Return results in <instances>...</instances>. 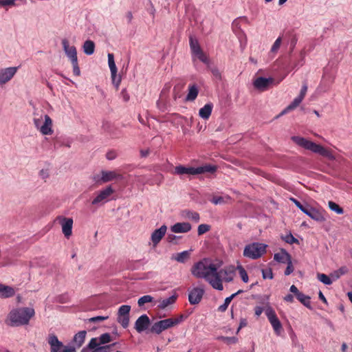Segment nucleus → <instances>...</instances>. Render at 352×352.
<instances>
[{
	"instance_id": "obj_40",
	"label": "nucleus",
	"mask_w": 352,
	"mask_h": 352,
	"mask_svg": "<svg viewBox=\"0 0 352 352\" xmlns=\"http://www.w3.org/2000/svg\"><path fill=\"white\" fill-rule=\"evenodd\" d=\"M318 278L320 281L328 285H331L333 281L331 277V274L327 276L324 274H318Z\"/></svg>"
},
{
	"instance_id": "obj_1",
	"label": "nucleus",
	"mask_w": 352,
	"mask_h": 352,
	"mask_svg": "<svg viewBox=\"0 0 352 352\" xmlns=\"http://www.w3.org/2000/svg\"><path fill=\"white\" fill-rule=\"evenodd\" d=\"M191 272L197 278H204L212 288L219 291L223 289V286L220 284L219 280L214 279V276L217 275L216 264L206 265L203 261H199L192 266ZM216 278H217L216 277Z\"/></svg>"
},
{
	"instance_id": "obj_41",
	"label": "nucleus",
	"mask_w": 352,
	"mask_h": 352,
	"mask_svg": "<svg viewBox=\"0 0 352 352\" xmlns=\"http://www.w3.org/2000/svg\"><path fill=\"white\" fill-rule=\"evenodd\" d=\"M328 205H329V208L331 210L336 212L337 214H343L344 210H343L342 208H341L336 203H335V202H333L332 201H329V203H328Z\"/></svg>"
},
{
	"instance_id": "obj_32",
	"label": "nucleus",
	"mask_w": 352,
	"mask_h": 352,
	"mask_svg": "<svg viewBox=\"0 0 352 352\" xmlns=\"http://www.w3.org/2000/svg\"><path fill=\"white\" fill-rule=\"evenodd\" d=\"M302 100L298 98V97H296V98H294V100H293V102L289 104L279 115L280 116H283L292 110H294L297 107L299 106V104L301 103Z\"/></svg>"
},
{
	"instance_id": "obj_8",
	"label": "nucleus",
	"mask_w": 352,
	"mask_h": 352,
	"mask_svg": "<svg viewBox=\"0 0 352 352\" xmlns=\"http://www.w3.org/2000/svg\"><path fill=\"white\" fill-rule=\"evenodd\" d=\"M217 275L214 276V279H216L217 276V279L219 280L220 284L223 285V281L229 283L233 280L235 276V267L231 265L218 270V267L217 266Z\"/></svg>"
},
{
	"instance_id": "obj_57",
	"label": "nucleus",
	"mask_w": 352,
	"mask_h": 352,
	"mask_svg": "<svg viewBox=\"0 0 352 352\" xmlns=\"http://www.w3.org/2000/svg\"><path fill=\"white\" fill-rule=\"evenodd\" d=\"M116 157H117V153L116 151H113V150L108 151L106 154V157L109 160H113L116 159Z\"/></svg>"
},
{
	"instance_id": "obj_48",
	"label": "nucleus",
	"mask_w": 352,
	"mask_h": 352,
	"mask_svg": "<svg viewBox=\"0 0 352 352\" xmlns=\"http://www.w3.org/2000/svg\"><path fill=\"white\" fill-rule=\"evenodd\" d=\"M281 42H282V38H281V37L279 36L278 38H276V40L275 41V42L273 44V45L272 46L271 52L273 53L277 52L280 47Z\"/></svg>"
},
{
	"instance_id": "obj_36",
	"label": "nucleus",
	"mask_w": 352,
	"mask_h": 352,
	"mask_svg": "<svg viewBox=\"0 0 352 352\" xmlns=\"http://www.w3.org/2000/svg\"><path fill=\"white\" fill-rule=\"evenodd\" d=\"M347 272V268L346 267H342L338 270L333 272L331 274V277L333 281L338 280L342 275L345 274Z\"/></svg>"
},
{
	"instance_id": "obj_13",
	"label": "nucleus",
	"mask_w": 352,
	"mask_h": 352,
	"mask_svg": "<svg viewBox=\"0 0 352 352\" xmlns=\"http://www.w3.org/2000/svg\"><path fill=\"white\" fill-rule=\"evenodd\" d=\"M18 67H10L0 69V85H3L10 81L17 72Z\"/></svg>"
},
{
	"instance_id": "obj_59",
	"label": "nucleus",
	"mask_w": 352,
	"mask_h": 352,
	"mask_svg": "<svg viewBox=\"0 0 352 352\" xmlns=\"http://www.w3.org/2000/svg\"><path fill=\"white\" fill-rule=\"evenodd\" d=\"M15 0H0L1 6H14Z\"/></svg>"
},
{
	"instance_id": "obj_49",
	"label": "nucleus",
	"mask_w": 352,
	"mask_h": 352,
	"mask_svg": "<svg viewBox=\"0 0 352 352\" xmlns=\"http://www.w3.org/2000/svg\"><path fill=\"white\" fill-rule=\"evenodd\" d=\"M208 68L210 70L212 74L213 75V76L216 79L221 80V72H219V70L218 69L217 67H211L210 65V67H208Z\"/></svg>"
},
{
	"instance_id": "obj_6",
	"label": "nucleus",
	"mask_w": 352,
	"mask_h": 352,
	"mask_svg": "<svg viewBox=\"0 0 352 352\" xmlns=\"http://www.w3.org/2000/svg\"><path fill=\"white\" fill-rule=\"evenodd\" d=\"M265 245L259 243L247 245L243 250V256L252 259H257L265 252Z\"/></svg>"
},
{
	"instance_id": "obj_20",
	"label": "nucleus",
	"mask_w": 352,
	"mask_h": 352,
	"mask_svg": "<svg viewBox=\"0 0 352 352\" xmlns=\"http://www.w3.org/2000/svg\"><path fill=\"white\" fill-rule=\"evenodd\" d=\"M151 323L148 316L143 314L140 316L135 323V329L138 333H141L148 329Z\"/></svg>"
},
{
	"instance_id": "obj_27",
	"label": "nucleus",
	"mask_w": 352,
	"mask_h": 352,
	"mask_svg": "<svg viewBox=\"0 0 352 352\" xmlns=\"http://www.w3.org/2000/svg\"><path fill=\"white\" fill-rule=\"evenodd\" d=\"M213 105L212 103L206 104L202 108L199 109V116L205 120H208L212 113Z\"/></svg>"
},
{
	"instance_id": "obj_45",
	"label": "nucleus",
	"mask_w": 352,
	"mask_h": 352,
	"mask_svg": "<svg viewBox=\"0 0 352 352\" xmlns=\"http://www.w3.org/2000/svg\"><path fill=\"white\" fill-rule=\"evenodd\" d=\"M131 311V306L129 305H122L118 309V315L119 316H129V312Z\"/></svg>"
},
{
	"instance_id": "obj_39",
	"label": "nucleus",
	"mask_w": 352,
	"mask_h": 352,
	"mask_svg": "<svg viewBox=\"0 0 352 352\" xmlns=\"http://www.w3.org/2000/svg\"><path fill=\"white\" fill-rule=\"evenodd\" d=\"M281 239L289 244H294V243L298 244L299 243L298 240L297 239H296L292 234V233H289V234H286L285 236H281Z\"/></svg>"
},
{
	"instance_id": "obj_11",
	"label": "nucleus",
	"mask_w": 352,
	"mask_h": 352,
	"mask_svg": "<svg viewBox=\"0 0 352 352\" xmlns=\"http://www.w3.org/2000/svg\"><path fill=\"white\" fill-rule=\"evenodd\" d=\"M100 174V177L99 175H96L94 177V180L100 184L122 178V175L117 173L116 171L102 170Z\"/></svg>"
},
{
	"instance_id": "obj_42",
	"label": "nucleus",
	"mask_w": 352,
	"mask_h": 352,
	"mask_svg": "<svg viewBox=\"0 0 352 352\" xmlns=\"http://www.w3.org/2000/svg\"><path fill=\"white\" fill-rule=\"evenodd\" d=\"M118 322L123 328L128 327L129 324V316H118Z\"/></svg>"
},
{
	"instance_id": "obj_19",
	"label": "nucleus",
	"mask_w": 352,
	"mask_h": 352,
	"mask_svg": "<svg viewBox=\"0 0 352 352\" xmlns=\"http://www.w3.org/2000/svg\"><path fill=\"white\" fill-rule=\"evenodd\" d=\"M47 342L50 346V352H60L64 347L55 334H50L47 338Z\"/></svg>"
},
{
	"instance_id": "obj_34",
	"label": "nucleus",
	"mask_w": 352,
	"mask_h": 352,
	"mask_svg": "<svg viewBox=\"0 0 352 352\" xmlns=\"http://www.w3.org/2000/svg\"><path fill=\"white\" fill-rule=\"evenodd\" d=\"M177 298V295L174 294L168 298H165V299L162 300L160 302V304L159 305L160 308L165 309L168 306L173 304L176 301Z\"/></svg>"
},
{
	"instance_id": "obj_22",
	"label": "nucleus",
	"mask_w": 352,
	"mask_h": 352,
	"mask_svg": "<svg viewBox=\"0 0 352 352\" xmlns=\"http://www.w3.org/2000/svg\"><path fill=\"white\" fill-rule=\"evenodd\" d=\"M167 228L165 225L162 226L159 229L155 230L151 234V241L154 246H156L166 234Z\"/></svg>"
},
{
	"instance_id": "obj_35",
	"label": "nucleus",
	"mask_w": 352,
	"mask_h": 352,
	"mask_svg": "<svg viewBox=\"0 0 352 352\" xmlns=\"http://www.w3.org/2000/svg\"><path fill=\"white\" fill-rule=\"evenodd\" d=\"M108 63L111 71V74L115 75L117 73V67L114 61V56L113 54H108Z\"/></svg>"
},
{
	"instance_id": "obj_62",
	"label": "nucleus",
	"mask_w": 352,
	"mask_h": 352,
	"mask_svg": "<svg viewBox=\"0 0 352 352\" xmlns=\"http://www.w3.org/2000/svg\"><path fill=\"white\" fill-rule=\"evenodd\" d=\"M120 95L124 102L129 100L130 96L125 89L122 90Z\"/></svg>"
},
{
	"instance_id": "obj_58",
	"label": "nucleus",
	"mask_w": 352,
	"mask_h": 352,
	"mask_svg": "<svg viewBox=\"0 0 352 352\" xmlns=\"http://www.w3.org/2000/svg\"><path fill=\"white\" fill-rule=\"evenodd\" d=\"M290 199L302 212H303V210H305L306 205H302L300 201H298L295 198H291Z\"/></svg>"
},
{
	"instance_id": "obj_44",
	"label": "nucleus",
	"mask_w": 352,
	"mask_h": 352,
	"mask_svg": "<svg viewBox=\"0 0 352 352\" xmlns=\"http://www.w3.org/2000/svg\"><path fill=\"white\" fill-rule=\"evenodd\" d=\"M153 300V298L149 295H145L139 298L138 304L140 307L143 306L145 303L151 302Z\"/></svg>"
},
{
	"instance_id": "obj_7",
	"label": "nucleus",
	"mask_w": 352,
	"mask_h": 352,
	"mask_svg": "<svg viewBox=\"0 0 352 352\" xmlns=\"http://www.w3.org/2000/svg\"><path fill=\"white\" fill-rule=\"evenodd\" d=\"M35 127L39 130L43 135H51L53 133L52 120L48 115L44 116V123L41 124L43 116L39 118H34L33 119Z\"/></svg>"
},
{
	"instance_id": "obj_25",
	"label": "nucleus",
	"mask_w": 352,
	"mask_h": 352,
	"mask_svg": "<svg viewBox=\"0 0 352 352\" xmlns=\"http://www.w3.org/2000/svg\"><path fill=\"white\" fill-rule=\"evenodd\" d=\"M241 21L239 18L234 19L232 23V29L239 39L242 38H246L245 32L241 28Z\"/></svg>"
},
{
	"instance_id": "obj_3",
	"label": "nucleus",
	"mask_w": 352,
	"mask_h": 352,
	"mask_svg": "<svg viewBox=\"0 0 352 352\" xmlns=\"http://www.w3.org/2000/svg\"><path fill=\"white\" fill-rule=\"evenodd\" d=\"M292 140L296 144L305 149L309 150L315 153L320 154V155L327 157L329 160L335 159V157L331 150L325 148L320 144H318L300 136H293L292 137Z\"/></svg>"
},
{
	"instance_id": "obj_9",
	"label": "nucleus",
	"mask_w": 352,
	"mask_h": 352,
	"mask_svg": "<svg viewBox=\"0 0 352 352\" xmlns=\"http://www.w3.org/2000/svg\"><path fill=\"white\" fill-rule=\"evenodd\" d=\"M114 192L115 190L111 186L97 192L96 193V197L91 201V204L94 206H98L105 204L110 199V196H111Z\"/></svg>"
},
{
	"instance_id": "obj_37",
	"label": "nucleus",
	"mask_w": 352,
	"mask_h": 352,
	"mask_svg": "<svg viewBox=\"0 0 352 352\" xmlns=\"http://www.w3.org/2000/svg\"><path fill=\"white\" fill-rule=\"evenodd\" d=\"M185 214V217L196 223L199 222L200 219V217L198 212H193L190 210H185L184 211Z\"/></svg>"
},
{
	"instance_id": "obj_23",
	"label": "nucleus",
	"mask_w": 352,
	"mask_h": 352,
	"mask_svg": "<svg viewBox=\"0 0 352 352\" xmlns=\"http://www.w3.org/2000/svg\"><path fill=\"white\" fill-rule=\"evenodd\" d=\"M191 230V225L187 222L176 223L170 227L174 233H186Z\"/></svg>"
},
{
	"instance_id": "obj_18",
	"label": "nucleus",
	"mask_w": 352,
	"mask_h": 352,
	"mask_svg": "<svg viewBox=\"0 0 352 352\" xmlns=\"http://www.w3.org/2000/svg\"><path fill=\"white\" fill-rule=\"evenodd\" d=\"M116 344L100 346L98 343V338H93L90 340L89 342V347L91 349V352H110L111 346H114Z\"/></svg>"
},
{
	"instance_id": "obj_12",
	"label": "nucleus",
	"mask_w": 352,
	"mask_h": 352,
	"mask_svg": "<svg viewBox=\"0 0 352 352\" xmlns=\"http://www.w3.org/2000/svg\"><path fill=\"white\" fill-rule=\"evenodd\" d=\"M61 225L62 232L66 238H69L72 234L73 219L59 216L56 219Z\"/></svg>"
},
{
	"instance_id": "obj_56",
	"label": "nucleus",
	"mask_w": 352,
	"mask_h": 352,
	"mask_svg": "<svg viewBox=\"0 0 352 352\" xmlns=\"http://www.w3.org/2000/svg\"><path fill=\"white\" fill-rule=\"evenodd\" d=\"M189 44H190V48H192L193 46L199 45L198 40L192 36H190L189 37Z\"/></svg>"
},
{
	"instance_id": "obj_17",
	"label": "nucleus",
	"mask_w": 352,
	"mask_h": 352,
	"mask_svg": "<svg viewBox=\"0 0 352 352\" xmlns=\"http://www.w3.org/2000/svg\"><path fill=\"white\" fill-rule=\"evenodd\" d=\"M62 45L65 53L71 61L78 59L76 48L74 45L70 46L67 39L63 38L62 40Z\"/></svg>"
},
{
	"instance_id": "obj_2",
	"label": "nucleus",
	"mask_w": 352,
	"mask_h": 352,
	"mask_svg": "<svg viewBox=\"0 0 352 352\" xmlns=\"http://www.w3.org/2000/svg\"><path fill=\"white\" fill-rule=\"evenodd\" d=\"M34 314L35 311L33 308L21 307L14 309L8 314L6 322L11 327L28 324Z\"/></svg>"
},
{
	"instance_id": "obj_14",
	"label": "nucleus",
	"mask_w": 352,
	"mask_h": 352,
	"mask_svg": "<svg viewBox=\"0 0 352 352\" xmlns=\"http://www.w3.org/2000/svg\"><path fill=\"white\" fill-rule=\"evenodd\" d=\"M289 291L296 296L298 300H299L304 306H305L306 307H307L309 309H312V307L311 306V301H310L309 296H306L303 293L300 292L294 285H292L290 287Z\"/></svg>"
},
{
	"instance_id": "obj_46",
	"label": "nucleus",
	"mask_w": 352,
	"mask_h": 352,
	"mask_svg": "<svg viewBox=\"0 0 352 352\" xmlns=\"http://www.w3.org/2000/svg\"><path fill=\"white\" fill-rule=\"evenodd\" d=\"M237 269L239 270V275H240L242 280L244 283H248V275L245 270L241 265L238 266Z\"/></svg>"
},
{
	"instance_id": "obj_60",
	"label": "nucleus",
	"mask_w": 352,
	"mask_h": 352,
	"mask_svg": "<svg viewBox=\"0 0 352 352\" xmlns=\"http://www.w3.org/2000/svg\"><path fill=\"white\" fill-rule=\"evenodd\" d=\"M211 202L215 205L221 204L224 203L223 198L222 197H214L211 199Z\"/></svg>"
},
{
	"instance_id": "obj_26",
	"label": "nucleus",
	"mask_w": 352,
	"mask_h": 352,
	"mask_svg": "<svg viewBox=\"0 0 352 352\" xmlns=\"http://www.w3.org/2000/svg\"><path fill=\"white\" fill-rule=\"evenodd\" d=\"M15 291L13 287L0 283V298H8L13 296Z\"/></svg>"
},
{
	"instance_id": "obj_5",
	"label": "nucleus",
	"mask_w": 352,
	"mask_h": 352,
	"mask_svg": "<svg viewBox=\"0 0 352 352\" xmlns=\"http://www.w3.org/2000/svg\"><path fill=\"white\" fill-rule=\"evenodd\" d=\"M217 170V167L212 165H205L199 166L197 168L194 167H185L184 166H177L175 168V174L177 175H199L205 173H214Z\"/></svg>"
},
{
	"instance_id": "obj_55",
	"label": "nucleus",
	"mask_w": 352,
	"mask_h": 352,
	"mask_svg": "<svg viewBox=\"0 0 352 352\" xmlns=\"http://www.w3.org/2000/svg\"><path fill=\"white\" fill-rule=\"evenodd\" d=\"M307 83H304L302 88H301V90H300V94L299 96H298V98H300L302 100L304 99L305 95H306V93L307 91Z\"/></svg>"
},
{
	"instance_id": "obj_54",
	"label": "nucleus",
	"mask_w": 352,
	"mask_h": 352,
	"mask_svg": "<svg viewBox=\"0 0 352 352\" xmlns=\"http://www.w3.org/2000/svg\"><path fill=\"white\" fill-rule=\"evenodd\" d=\"M287 266L286 267V270L285 271V275L288 276L294 272V266L292 265V261L290 260L289 262L287 263Z\"/></svg>"
},
{
	"instance_id": "obj_15",
	"label": "nucleus",
	"mask_w": 352,
	"mask_h": 352,
	"mask_svg": "<svg viewBox=\"0 0 352 352\" xmlns=\"http://www.w3.org/2000/svg\"><path fill=\"white\" fill-rule=\"evenodd\" d=\"M204 294V289L200 287H195L189 292L188 300L191 305H197L200 302Z\"/></svg>"
},
{
	"instance_id": "obj_30",
	"label": "nucleus",
	"mask_w": 352,
	"mask_h": 352,
	"mask_svg": "<svg viewBox=\"0 0 352 352\" xmlns=\"http://www.w3.org/2000/svg\"><path fill=\"white\" fill-rule=\"evenodd\" d=\"M199 90L196 85H189L188 93L186 96V100L187 101H193L198 96Z\"/></svg>"
},
{
	"instance_id": "obj_50",
	"label": "nucleus",
	"mask_w": 352,
	"mask_h": 352,
	"mask_svg": "<svg viewBox=\"0 0 352 352\" xmlns=\"http://www.w3.org/2000/svg\"><path fill=\"white\" fill-rule=\"evenodd\" d=\"M219 340H222L226 344H234L237 342V338L235 337H225L221 336L218 338Z\"/></svg>"
},
{
	"instance_id": "obj_52",
	"label": "nucleus",
	"mask_w": 352,
	"mask_h": 352,
	"mask_svg": "<svg viewBox=\"0 0 352 352\" xmlns=\"http://www.w3.org/2000/svg\"><path fill=\"white\" fill-rule=\"evenodd\" d=\"M108 318H109V316H96V317H93V318L88 319V321L90 322H102Z\"/></svg>"
},
{
	"instance_id": "obj_21",
	"label": "nucleus",
	"mask_w": 352,
	"mask_h": 352,
	"mask_svg": "<svg viewBox=\"0 0 352 352\" xmlns=\"http://www.w3.org/2000/svg\"><path fill=\"white\" fill-rule=\"evenodd\" d=\"M273 81L274 79L272 78L258 77L254 81L253 85L256 89L263 91L269 88Z\"/></svg>"
},
{
	"instance_id": "obj_28",
	"label": "nucleus",
	"mask_w": 352,
	"mask_h": 352,
	"mask_svg": "<svg viewBox=\"0 0 352 352\" xmlns=\"http://www.w3.org/2000/svg\"><path fill=\"white\" fill-rule=\"evenodd\" d=\"M192 58L193 63L195 62L196 58L199 59L200 61L204 63L207 65V67H210V59L209 57L206 55V53L204 52L203 50H201L193 55H192Z\"/></svg>"
},
{
	"instance_id": "obj_53",
	"label": "nucleus",
	"mask_w": 352,
	"mask_h": 352,
	"mask_svg": "<svg viewBox=\"0 0 352 352\" xmlns=\"http://www.w3.org/2000/svg\"><path fill=\"white\" fill-rule=\"evenodd\" d=\"M262 274H263V278L264 279H266V278L272 279L273 278V274H272V270L270 268L266 269V270H263Z\"/></svg>"
},
{
	"instance_id": "obj_61",
	"label": "nucleus",
	"mask_w": 352,
	"mask_h": 352,
	"mask_svg": "<svg viewBox=\"0 0 352 352\" xmlns=\"http://www.w3.org/2000/svg\"><path fill=\"white\" fill-rule=\"evenodd\" d=\"M111 75L112 82L116 85V88L118 89L119 87V85L120 83L121 79H120V78H118V80H116L117 73L115 75H113V74H111Z\"/></svg>"
},
{
	"instance_id": "obj_63",
	"label": "nucleus",
	"mask_w": 352,
	"mask_h": 352,
	"mask_svg": "<svg viewBox=\"0 0 352 352\" xmlns=\"http://www.w3.org/2000/svg\"><path fill=\"white\" fill-rule=\"evenodd\" d=\"M76 348L73 346H65L60 352H75Z\"/></svg>"
},
{
	"instance_id": "obj_47",
	"label": "nucleus",
	"mask_w": 352,
	"mask_h": 352,
	"mask_svg": "<svg viewBox=\"0 0 352 352\" xmlns=\"http://www.w3.org/2000/svg\"><path fill=\"white\" fill-rule=\"evenodd\" d=\"M210 230V226L208 224H200L197 228L198 235H202Z\"/></svg>"
},
{
	"instance_id": "obj_31",
	"label": "nucleus",
	"mask_w": 352,
	"mask_h": 352,
	"mask_svg": "<svg viewBox=\"0 0 352 352\" xmlns=\"http://www.w3.org/2000/svg\"><path fill=\"white\" fill-rule=\"evenodd\" d=\"M83 52L87 55H91L94 53L95 43L91 40H87L82 46Z\"/></svg>"
},
{
	"instance_id": "obj_16",
	"label": "nucleus",
	"mask_w": 352,
	"mask_h": 352,
	"mask_svg": "<svg viewBox=\"0 0 352 352\" xmlns=\"http://www.w3.org/2000/svg\"><path fill=\"white\" fill-rule=\"evenodd\" d=\"M303 212L315 221L322 222L325 220V218L321 211L310 206L309 205H306L305 210H303Z\"/></svg>"
},
{
	"instance_id": "obj_4",
	"label": "nucleus",
	"mask_w": 352,
	"mask_h": 352,
	"mask_svg": "<svg viewBox=\"0 0 352 352\" xmlns=\"http://www.w3.org/2000/svg\"><path fill=\"white\" fill-rule=\"evenodd\" d=\"M184 316L181 314L177 318H169L157 321L152 325L150 331L151 333L159 335L162 331L178 325L184 320Z\"/></svg>"
},
{
	"instance_id": "obj_38",
	"label": "nucleus",
	"mask_w": 352,
	"mask_h": 352,
	"mask_svg": "<svg viewBox=\"0 0 352 352\" xmlns=\"http://www.w3.org/2000/svg\"><path fill=\"white\" fill-rule=\"evenodd\" d=\"M98 338V343L100 345L102 344H106L112 341L111 336L109 333H105L102 335Z\"/></svg>"
},
{
	"instance_id": "obj_64",
	"label": "nucleus",
	"mask_w": 352,
	"mask_h": 352,
	"mask_svg": "<svg viewBox=\"0 0 352 352\" xmlns=\"http://www.w3.org/2000/svg\"><path fill=\"white\" fill-rule=\"evenodd\" d=\"M248 325V321L245 318H241L239 323V327L237 329V333L240 331L241 329L245 327Z\"/></svg>"
},
{
	"instance_id": "obj_29",
	"label": "nucleus",
	"mask_w": 352,
	"mask_h": 352,
	"mask_svg": "<svg viewBox=\"0 0 352 352\" xmlns=\"http://www.w3.org/2000/svg\"><path fill=\"white\" fill-rule=\"evenodd\" d=\"M86 335V331H80L74 336L73 342L75 343L78 348H80L83 344Z\"/></svg>"
},
{
	"instance_id": "obj_33",
	"label": "nucleus",
	"mask_w": 352,
	"mask_h": 352,
	"mask_svg": "<svg viewBox=\"0 0 352 352\" xmlns=\"http://www.w3.org/2000/svg\"><path fill=\"white\" fill-rule=\"evenodd\" d=\"M242 292V290H239L237 292L232 294L229 297H227L226 299H225V301H224V303L221 305H220L218 308V310L221 312H224L228 305H230V303L231 302L232 300L236 296L238 295L239 294L241 293Z\"/></svg>"
},
{
	"instance_id": "obj_24",
	"label": "nucleus",
	"mask_w": 352,
	"mask_h": 352,
	"mask_svg": "<svg viewBox=\"0 0 352 352\" xmlns=\"http://www.w3.org/2000/svg\"><path fill=\"white\" fill-rule=\"evenodd\" d=\"M274 258L275 261L282 263H287L292 260L291 255L284 249H282L279 252L274 254Z\"/></svg>"
},
{
	"instance_id": "obj_43",
	"label": "nucleus",
	"mask_w": 352,
	"mask_h": 352,
	"mask_svg": "<svg viewBox=\"0 0 352 352\" xmlns=\"http://www.w3.org/2000/svg\"><path fill=\"white\" fill-rule=\"evenodd\" d=\"M189 253L188 251H184L177 254L175 257V260L179 263H185V261L188 258Z\"/></svg>"
},
{
	"instance_id": "obj_10",
	"label": "nucleus",
	"mask_w": 352,
	"mask_h": 352,
	"mask_svg": "<svg viewBox=\"0 0 352 352\" xmlns=\"http://www.w3.org/2000/svg\"><path fill=\"white\" fill-rule=\"evenodd\" d=\"M265 315L273 327L275 333L279 336L283 331V327L280 321L278 318L275 311L270 307L265 309Z\"/></svg>"
},
{
	"instance_id": "obj_51",
	"label": "nucleus",
	"mask_w": 352,
	"mask_h": 352,
	"mask_svg": "<svg viewBox=\"0 0 352 352\" xmlns=\"http://www.w3.org/2000/svg\"><path fill=\"white\" fill-rule=\"evenodd\" d=\"M73 66V73L75 76H79L80 75V70L78 67V59L71 61Z\"/></svg>"
}]
</instances>
